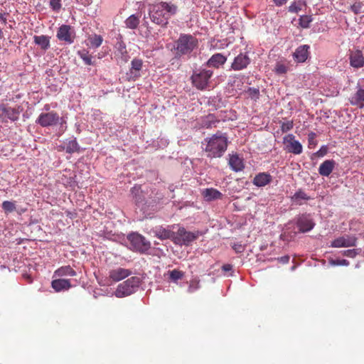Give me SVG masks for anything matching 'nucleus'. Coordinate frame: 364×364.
Returning <instances> with one entry per match:
<instances>
[{"instance_id": "f257e3e1", "label": "nucleus", "mask_w": 364, "mask_h": 364, "mask_svg": "<svg viewBox=\"0 0 364 364\" xmlns=\"http://www.w3.org/2000/svg\"><path fill=\"white\" fill-rule=\"evenodd\" d=\"M228 139L226 133L218 131L215 134L204 139L202 142L203 151L208 158H220L226 151Z\"/></svg>"}, {"instance_id": "f03ea898", "label": "nucleus", "mask_w": 364, "mask_h": 364, "mask_svg": "<svg viewBox=\"0 0 364 364\" xmlns=\"http://www.w3.org/2000/svg\"><path fill=\"white\" fill-rule=\"evenodd\" d=\"M198 46L197 39L191 35H181L176 43V55L181 56L191 53Z\"/></svg>"}, {"instance_id": "7ed1b4c3", "label": "nucleus", "mask_w": 364, "mask_h": 364, "mask_svg": "<svg viewBox=\"0 0 364 364\" xmlns=\"http://www.w3.org/2000/svg\"><path fill=\"white\" fill-rule=\"evenodd\" d=\"M213 71L207 69H200L195 71L191 76L193 85L198 90H204L209 88L210 79Z\"/></svg>"}, {"instance_id": "20e7f679", "label": "nucleus", "mask_w": 364, "mask_h": 364, "mask_svg": "<svg viewBox=\"0 0 364 364\" xmlns=\"http://www.w3.org/2000/svg\"><path fill=\"white\" fill-rule=\"evenodd\" d=\"M139 284V277H132L118 285L114 294L118 298L129 296L137 290Z\"/></svg>"}, {"instance_id": "39448f33", "label": "nucleus", "mask_w": 364, "mask_h": 364, "mask_svg": "<svg viewBox=\"0 0 364 364\" xmlns=\"http://www.w3.org/2000/svg\"><path fill=\"white\" fill-rule=\"evenodd\" d=\"M36 122L43 127H52L60 123L61 127L66 128V121L63 118H60L59 114L54 111L41 113Z\"/></svg>"}, {"instance_id": "423d86ee", "label": "nucleus", "mask_w": 364, "mask_h": 364, "mask_svg": "<svg viewBox=\"0 0 364 364\" xmlns=\"http://www.w3.org/2000/svg\"><path fill=\"white\" fill-rule=\"evenodd\" d=\"M199 232L187 231L183 227L179 228L176 232H174L173 242L177 245L188 246L192 242L198 239Z\"/></svg>"}, {"instance_id": "0eeeda50", "label": "nucleus", "mask_w": 364, "mask_h": 364, "mask_svg": "<svg viewBox=\"0 0 364 364\" xmlns=\"http://www.w3.org/2000/svg\"><path fill=\"white\" fill-rule=\"evenodd\" d=\"M284 150L288 153L299 155L302 153L303 147L301 144L295 139V136L292 134H287L283 138Z\"/></svg>"}, {"instance_id": "6e6552de", "label": "nucleus", "mask_w": 364, "mask_h": 364, "mask_svg": "<svg viewBox=\"0 0 364 364\" xmlns=\"http://www.w3.org/2000/svg\"><path fill=\"white\" fill-rule=\"evenodd\" d=\"M127 238L134 249L139 252H144L150 248V242L140 234L132 233L128 235Z\"/></svg>"}, {"instance_id": "1a4fd4ad", "label": "nucleus", "mask_w": 364, "mask_h": 364, "mask_svg": "<svg viewBox=\"0 0 364 364\" xmlns=\"http://www.w3.org/2000/svg\"><path fill=\"white\" fill-rule=\"evenodd\" d=\"M57 38L66 44H72L75 38V30L69 25L62 24L57 32Z\"/></svg>"}, {"instance_id": "9d476101", "label": "nucleus", "mask_w": 364, "mask_h": 364, "mask_svg": "<svg viewBox=\"0 0 364 364\" xmlns=\"http://www.w3.org/2000/svg\"><path fill=\"white\" fill-rule=\"evenodd\" d=\"M296 224L300 232H309L315 226V223L313 220L307 215H301L299 216Z\"/></svg>"}, {"instance_id": "9b49d317", "label": "nucleus", "mask_w": 364, "mask_h": 364, "mask_svg": "<svg viewBox=\"0 0 364 364\" xmlns=\"http://www.w3.org/2000/svg\"><path fill=\"white\" fill-rule=\"evenodd\" d=\"M350 65L355 68H360L364 66V57L360 50H350Z\"/></svg>"}, {"instance_id": "f8f14e48", "label": "nucleus", "mask_w": 364, "mask_h": 364, "mask_svg": "<svg viewBox=\"0 0 364 364\" xmlns=\"http://www.w3.org/2000/svg\"><path fill=\"white\" fill-rule=\"evenodd\" d=\"M250 63V58L247 53L239 54L232 63V68L235 70H240L247 67Z\"/></svg>"}, {"instance_id": "ddd939ff", "label": "nucleus", "mask_w": 364, "mask_h": 364, "mask_svg": "<svg viewBox=\"0 0 364 364\" xmlns=\"http://www.w3.org/2000/svg\"><path fill=\"white\" fill-rule=\"evenodd\" d=\"M356 244V239L351 237H340L331 242L333 247H354Z\"/></svg>"}, {"instance_id": "4468645a", "label": "nucleus", "mask_w": 364, "mask_h": 364, "mask_svg": "<svg viewBox=\"0 0 364 364\" xmlns=\"http://www.w3.org/2000/svg\"><path fill=\"white\" fill-rule=\"evenodd\" d=\"M349 102L359 108L364 107V89L358 87L357 91L349 97Z\"/></svg>"}, {"instance_id": "2eb2a0df", "label": "nucleus", "mask_w": 364, "mask_h": 364, "mask_svg": "<svg viewBox=\"0 0 364 364\" xmlns=\"http://www.w3.org/2000/svg\"><path fill=\"white\" fill-rule=\"evenodd\" d=\"M220 122V119L213 114H209L201 117L200 121V128L210 129L213 127H217V124Z\"/></svg>"}, {"instance_id": "dca6fc26", "label": "nucleus", "mask_w": 364, "mask_h": 364, "mask_svg": "<svg viewBox=\"0 0 364 364\" xmlns=\"http://www.w3.org/2000/svg\"><path fill=\"white\" fill-rule=\"evenodd\" d=\"M20 114L19 107H11L7 105H5L4 107V113L3 117V121L4 122L10 120L11 122H15L18 120Z\"/></svg>"}, {"instance_id": "f3484780", "label": "nucleus", "mask_w": 364, "mask_h": 364, "mask_svg": "<svg viewBox=\"0 0 364 364\" xmlns=\"http://www.w3.org/2000/svg\"><path fill=\"white\" fill-rule=\"evenodd\" d=\"M132 274V271L128 269L119 267L112 269L109 273V277L114 282H119Z\"/></svg>"}, {"instance_id": "a211bd4d", "label": "nucleus", "mask_w": 364, "mask_h": 364, "mask_svg": "<svg viewBox=\"0 0 364 364\" xmlns=\"http://www.w3.org/2000/svg\"><path fill=\"white\" fill-rule=\"evenodd\" d=\"M272 181V176L266 172L259 173L256 174L253 178L252 183L257 187H263Z\"/></svg>"}, {"instance_id": "6ab92c4d", "label": "nucleus", "mask_w": 364, "mask_h": 364, "mask_svg": "<svg viewBox=\"0 0 364 364\" xmlns=\"http://www.w3.org/2000/svg\"><path fill=\"white\" fill-rule=\"evenodd\" d=\"M309 46L307 45H302L299 46L293 54L294 59L297 63L305 62L309 57Z\"/></svg>"}, {"instance_id": "aec40b11", "label": "nucleus", "mask_w": 364, "mask_h": 364, "mask_svg": "<svg viewBox=\"0 0 364 364\" xmlns=\"http://www.w3.org/2000/svg\"><path fill=\"white\" fill-rule=\"evenodd\" d=\"M153 232L154 236L158 237L160 240H167L171 239L173 241V238L174 237V232L168 228H165L161 226L156 227L153 230Z\"/></svg>"}, {"instance_id": "412c9836", "label": "nucleus", "mask_w": 364, "mask_h": 364, "mask_svg": "<svg viewBox=\"0 0 364 364\" xmlns=\"http://www.w3.org/2000/svg\"><path fill=\"white\" fill-rule=\"evenodd\" d=\"M335 166L336 162L334 160H326L321 164L318 168V173L322 176L328 177L332 173Z\"/></svg>"}, {"instance_id": "4be33fe9", "label": "nucleus", "mask_w": 364, "mask_h": 364, "mask_svg": "<svg viewBox=\"0 0 364 364\" xmlns=\"http://www.w3.org/2000/svg\"><path fill=\"white\" fill-rule=\"evenodd\" d=\"M51 287L56 292H59L68 290L72 285L70 279H57L52 281Z\"/></svg>"}, {"instance_id": "5701e85b", "label": "nucleus", "mask_w": 364, "mask_h": 364, "mask_svg": "<svg viewBox=\"0 0 364 364\" xmlns=\"http://www.w3.org/2000/svg\"><path fill=\"white\" fill-rule=\"evenodd\" d=\"M143 61L139 58H134L132 60L131 68L129 70L130 77L133 79L140 77V71L142 68Z\"/></svg>"}, {"instance_id": "b1692460", "label": "nucleus", "mask_w": 364, "mask_h": 364, "mask_svg": "<svg viewBox=\"0 0 364 364\" xmlns=\"http://www.w3.org/2000/svg\"><path fill=\"white\" fill-rule=\"evenodd\" d=\"M229 165L236 172L240 171L245 168L242 159L237 154L230 156Z\"/></svg>"}, {"instance_id": "393cba45", "label": "nucleus", "mask_w": 364, "mask_h": 364, "mask_svg": "<svg viewBox=\"0 0 364 364\" xmlns=\"http://www.w3.org/2000/svg\"><path fill=\"white\" fill-rule=\"evenodd\" d=\"M203 196L208 201L221 199L223 198V194L217 189L213 188L205 189L203 191Z\"/></svg>"}, {"instance_id": "a878e982", "label": "nucleus", "mask_w": 364, "mask_h": 364, "mask_svg": "<svg viewBox=\"0 0 364 364\" xmlns=\"http://www.w3.org/2000/svg\"><path fill=\"white\" fill-rule=\"evenodd\" d=\"M54 275L58 277L64 276L75 277L77 275V273L70 265H67L57 269L54 272Z\"/></svg>"}, {"instance_id": "bb28decb", "label": "nucleus", "mask_w": 364, "mask_h": 364, "mask_svg": "<svg viewBox=\"0 0 364 364\" xmlns=\"http://www.w3.org/2000/svg\"><path fill=\"white\" fill-rule=\"evenodd\" d=\"M226 58L220 53L213 55L208 61L209 66L218 68L226 62Z\"/></svg>"}, {"instance_id": "cd10ccee", "label": "nucleus", "mask_w": 364, "mask_h": 364, "mask_svg": "<svg viewBox=\"0 0 364 364\" xmlns=\"http://www.w3.org/2000/svg\"><path fill=\"white\" fill-rule=\"evenodd\" d=\"M34 42L38 45L41 49L47 50L50 47L49 38L46 36H35L33 37Z\"/></svg>"}, {"instance_id": "c85d7f7f", "label": "nucleus", "mask_w": 364, "mask_h": 364, "mask_svg": "<svg viewBox=\"0 0 364 364\" xmlns=\"http://www.w3.org/2000/svg\"><path fill=\"white\" fill-rule=\"evenodd\" d=\"M79 150H80V146H79L78 143L75 139L69 141L65 147L66 152L69 153V154L77 152V151H79Z\"/></svg>"}, {"instance_id": "c756f323", "label": "nucleus", "mask_w": 364, "mask_h": 364, "mask_svg": "<svg viewBox=\"0 0 364 364\" xmlns=\"http://www.w3.org/2000/svg\"><path fill=\"white\" fill-rule=\"evenodd\" d=\"M309 198H310L301 190H299L296 192L292 197V200L299 205L301 203V200H308Z\"/></svg>"}, {"instance_id": "7c9ffc66", "label": "nucleus", "mask_w": 364, "mask_h": 364, "mask_svg": "<svg viewBox=\"0 0 364 364\" xmlns=\"http://www.w3.org/2000/svg\"><path fill=\"white\" fill-rule=\"evenodd\" d=\"M88 40L91 46L94 48L100 47L103 41L102 37L97 34L90 36Z\"/></svg>"}, {"instance_id": "2f4dec72", "label": "nucleus", "mask_w": 364, "mask_h": 364, "mask_svg": "<svg viewBox=\"0 0 364 364\" xmlns=\"http://www.w3.org/2000/svg\"><path fill=\"white\" fill-rule=\"evenodd\" d=\"M1 208L5 213H10L16 208L14 201L5 200L2 203Z\"/></svg>"}, {"instance_id": "473e14b6", "label": "nucleus", "mask_w": 364, "mask_h": 364, "mask_svg": "<svg viewBox=\"0 0 364 364\" xmlns=\"http://www.w3.org/2000/svg\"><path fill=\"white\" fill-rule=\"evenodd\" d=\"M168 274L170 279L174 282L184 277V272L176 269L168 272Z\"/></svg>"}, {"instance_id": "72a5a7b5", "label": "nucleus", "mask_w": 364, "mask_h": 364, "mask_svg": "<svg viewBox=\"0 0 364 364\" xmlns=\"http://www.w3.org/2000/svg\"><path fill=\"white\" fill-rule=\"evenodd\" d=\"M80 58L84 61V63L87 65H94V62L92 61V56L90 55L88 52L85 50L78 52Z\"/></svg>"}, {"instance_id": "f704fd0d", "label": "nucleus", "mask_w": 364, "mask_h": 364, "mask_svg": "<svg viewBox=\"0 0 364 364\" xmlns=\"http://www.w3.org/2000/svg\"><path fill=\"white\" fill-rule=\"evenodd\" d=\"M364 4L361 2H355L350 6V10L356 15L364 12Z\"/></svg>"}, {"instance_id": "c9c22d12", "label": "nucleus", "mask_w": 364, "mask_h": 364, "mask_svg": "<svg viewBox=\"0 0 364 364\" xmlns=\"http://www.w3.org/2000/svg\"><path fill=\"white\" fill-rule=\"evenodd\" d=\"M281 131L282 133H286L291 130L294 127V122L292 120L287 122H281Z\"/></svg>"}, {"instance_id": "e433bc0d", "label": "nucleus", "mask_w": 364, "mask_h": 364, "mask_svg": "<svg viewBox=\"0 0 364 364\" xmlns=\"http://www.w3.org/2000/svg\"><path fill=\"white\" fill-rule=\"evenodd\" d=\"M287 67L284 64L278 62L277 63L274 70L277 74L282 75L287 73Z\"/></svg>"}, {"instance_id": "4c0bfd02", "label": "nucleus", "mask_w": 364, "mask_h": 364, "mask_svg": "<svg viewBox=\"0 0 364 364\" xmlns=\"http://www.w3.org/2000/svg\"><path fill=\"white\" fill-rule=\"evenodd\" d=\"M200 288V282L198 280L192 279L190 281L189 286L188 288V292L191 294L198 290Z\"/></svg>"}, {"instance_id": "58836bf2", "label": "nucleus", "mask_w": 364, "mask_h": 364, "mask_svg": "<svg viewBox=\"0 0 364 364\" xmlns=\"http://www.w3.org/2000/svg\"><path fill=\"white\" fill-rule=\"evenodd\" d=\"M316 133L311 132L308 134V143L309 147L312 148L316 146L317 141L316 140Z\"/></svg>"}, {"instance_id": "ea45409f", "label": "nucleus", "mask_w": 364, "mask_h": 364, "mask_svg": "<svg viewBox=\"0 0 364 364\" xmlns=\"http://www.w3.org/2000/svg\"><path fill=\"white\" fill-rule=\"evenodd\" d=\"M162 7L164 9H165L166 11H167L168 13H171V14H175L177 10V7L175 5L170 4H168L166 2L162 4Z\"/></svg>"}, {"instance_id": "a19ab883", "label": "nucleus", "mask_w": 364, "mask_h": 364, "mask_svg": "<svg viewBox=\"0 0 364 364\" xmlns=\"http://www.w3.org/2000/svg\"><path fill=\"white\" fill-rule=\"evenodd\" d=\"M117 50L122 54V55H124V54H127V48H126V45L124 44V42L122 41H119L117 43Z\"/></svg>"}, {"instance_id": "79ce46f5", "label": "nucleus", "mask_w": 364, "mask_h": 364, "mask_svg": "<svg viewBox=\"0 0 364 364\" xmlns=\"http://www.w3.org/2000/svg\"><path fill=\"white\" fill-rule=\"evenodd\" d=\"M50 5L53 10L57 11L61 7V0H50Z\"/></svg>"}, {"instance_id": "37998d69", "label": "nucleus", "mask_w": 364, "mask_h": 364, "mask_svg": "<svg viewBox=\"0 0 364 364\" xmlns=\"http://www.w3.org/2000/svg\"><path fill=\"white\" fill-rule=\"evenodd\" d=\"M301 10V6L296 2L291 4L289 7V11L291 13H298Z\"/></svg>"}, {"instance_id": "c03bdc74", "label": "nucleus", "mask_w": 364, "mask_h": 364, "mask_svg": "<svg viewBox=\"0 0 364 364\" xmlns=\"http://www.w3.org/2000/svg\"><path fill=\"white\" fill-rule=\"evenodd\" d=\"M331 263L333 265L348 266L349 264V262L346 259L332 260L331 261Z\"/></svg>"}, {"instance_id": "a18cd8bd", "label": "nucleus", "mask_w": 364, "mask_h": 364, "mask_svg": "<svg viewBox=\"0 0 364 364\" xmlns=\"http://www.w3.org/2000/svg\"><path fill=\"white\" fill-rule=\"evenodd\" d=\"M343 255L348 257H354L356 255L355 250H347L343 251Z\"/></svg>"}, {"instance_id": "49530a36", "label": "nucleus", "mask_w": 364, "mask_h": 364, "mask_svg": "<svg viewBox=\"0 0 364 364\" xmlns=\"http://www.w3.org/2000/svg\"><path fill=\"white\" fill-rule=\"evenodd\" d=\"M139 21V16L136 15L130 16L125 23H137Z\"/></svg>"}, {"instance_id": "de8ad7c7", "label": "nucleus", "mask_w": 364, "mask_h": 364, "mask_svg": "<svg viewBox=\"0 0 364 364\" xmlns=\"http://www.w3.org/2000/svg\"><path fill=\"white\" fill-rule=\"evenodd\" d=\"M289 259L290 257L289 255H285L277 258V260L282 264H287L289 262Z\"/></svg>"}, {"instance_id": "09e8293b", "label": "nucleus", "mask_w": 364, "mask_h": 364, "mask_svg": "<svg viewBox=\"0 0 364 364\" xmlns=\"http://www.w3.org/2000/svg\"><path fill=\"white\" fill-rule=\"evenodd\" d=\"M249 92L251 96H255L256 97H257L259 96V90L256 89V88H250Z\"/></svg>"}, {"instance_id": "8fccbe9b", "label": "nucleus", "mask_w": 364, "mask_h": 364, "mask_svg": "<svg viewBox=\"0 0 364 364\" xmlns=\"http://www.w3.org/2000/svg\"><path fill=\"white\" fill-rule=\"evenodd\" d=\"M232 248L236 252H242L243 251V247L241 245L235 244Z\"/></svg>"}, {"instance_id": "3c124183", "label": "nucleus", "mask_w": 364, "mask_h": 364, "mask_svg": "<svg viewBox=\"0 0 364 364\" xmlns=\"http://www.w3.org/2000/svg\"><path fill=\"white\" fill-rule=\"evenodd\" d=\"M276 6H281L287 2V0H272Z\"/></svg>"}, {"instance_id": "603ef678", "label": "nucleus", "mask_w": 364, "mask_h": 364, "mask_svg": "<svg viewBox=\"0 0 364 364\" xmlns=\"http://www.w3.org/2000/svg\"><path fill=\"white\" fill-rule=\"evenodd\" d=\"M232 265L230 264H224L223 265L222 267V269L224 271V272H229L230 270H232Z\"/></svg>"}, {"instance_id": "864d4df0", "label": "nucleus", "mask_w": 364, "mask_h": 364, "mask_svg": "<svg viewBox=\"0 0 364 364\" xmlns=\"http://www.w3.org/2000/svg\"><path fill=\"white\" fill-rule=\"evenodd\" d=\"M4 107H5V105L4 104H1L0 105V119L2 121H3L4 113Z\"/></svg>"}, {"instance_id": "5fc2aeb1", "label": "nucleus", "mask_w": 364, "mask_h": 364, "mask_svg": "<svg viewBox=\"0 0 364 364\" xmlns=\"http://www.w3.org/2000/svg\"><path fill=\"white\" fill-rule=\"evenodd\" d=\"M326 154V149H324V150H323L322 149H321L317 152V154H318L319 156H324Z\"/></svg>"}, {"instance_id": "6e6d98bb", "label": "nucleus", "mask_w": 364, "mask_h": 364, "mask_svg": "<svg viewBox=\"0 0 364 364\" xmlns=\"http://www.w3.org/2000/svg\"><path fill=\"white\" fill-rule=\"evenodd\" d=\"M136 25H137V24H134V23L129 24L128 28H132V29H134V28H136Z\"/></svg>"}, {"instance_id": "4d7b16f0", "label": "nucleus", "mask_w": 364, "mask_h": 364, "mask_svg": "<svg viewBox=\"0 0 364 364\" xmlns=\"http://www.w3.org/2000/svg\"><path fill=\"white\" fill-rule=\"evenodd\" d=\"M303 28H309V24H306V23H304V24H300Z\"/></svg>"}, {"instance_id": "13d9d810", "label": "nucleus", "mask_w": 364, "mask_h": 364, "mask_svg": "<svg viewBox=\"0 0 364 364\" xmlns=\"http://www.w3.org/2000/svg\"><path fill=\"white\" fill-rule=\"evenodd\" d=\"M3 36V33L1 31V29L0 28V38H2Z\"/></svg>"}, {"instance_id": "bf43d9fd", "label": "nucleus", "mask_w": 364, "mask_h": 364, "mask_svg": "<svg viewBox=\"0 0 364 364\" xmlns=\"http://www.w3.org/2000/svg\"><path fill=\"white\" fill-rule=\"evenodd\" d=\"M90 1V0H85L86 3H87V4L89 3Z\"/></svg>"}]
</instances>
